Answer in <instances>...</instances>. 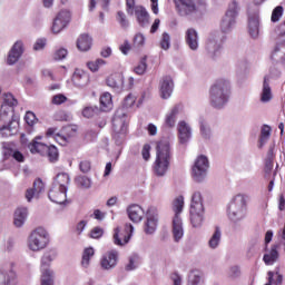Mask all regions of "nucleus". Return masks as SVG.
Listing matches in <instances>:
<instances>
[{
    "label": "nucleus",
    "instance_id": "nucleus-26",
    "mask_svg": "<svg viewBox=\"0 0 285 285\" xmlns=\"http://www.w3.org/2000/svg\"><path fill=\"white\" fill-rule=\"evenodd\" d=\"M45 188L46 187L43 186V180H41V178H37L33 181V187L30 189H27V191H26L27 202H32V198L36 195H41V193H43Z\"/></svg>",
    "mask_w": 285,
    "mask_h": 285
},
{
    "label": "nucleus",
    "instance_id": "nucleus-37",
    "mask_svg": "<svg viewBox=\"0 0 285 285\" xmlns=\"http://www.w3.org/2000/svg\"><path fill=\"white\" fill-rule=\"evenodd\" d=\"M190 209L199 212L204 210V198H202V193H194L191 196Z\"/></svg>",
    "mask_w": 285,
    "mask_h": 285
},
{
    "label": "nucleus",
    "instance_id": "nucleus-46",
    "mask_svg": "<svg viewBox=\"0 0 285 285\" xmlns=\"http://www.w3.org/2000/svg\"><path fill=\"white\" fill-rule=\"evenodd\" d=\"M148 59V57H142L139 61V63L134 68V72H136V75H145L146 70L148 68V63L146 62Z\"/></svg>",
    "mask_w": 285,
    "mask_h": 285
},
{
    "label": "nucleus",
    "instance_id": "nucleus-34",
    "mask_svg": "<svg viewBox=\"0 0 285 285\" xmlns=\"http://www.w3.org/2000/svg\"><path fill=\"white\" fill-rule=\"evenodd\" d=\"M17 284V273L12 269L9 272H0V285Z\"/></svg>",
    "mask_w": 285,
    "mask_h": 285
},
{
    "label": "nucleus",
    "instance_id": "nucleus-56",
    "mask_svg": "<svg viewBox=\"0 0 285 285\" xmlns=\"http://www.w3.org/2000/svg\"><path fill=\"white\" fill-rule=\"evenodd\" d=\"M66 57H68V49L66 48H60L56 51L53 59L56 61H61L63 59H66Z\"/></svg>",
    "mask_w": 285,
    "mask_h": 285
},
{
    "label": "nucleus",
    "instance_id": "nucleus-58",
    "mask_svg": "<svg viewBox=\"0 0 285 285\" xmlns=\"http://www.w3.org/2000/svg\"><path fill=\"white\" fill-rule=\"evenodd\" d=\"M68 101V98L63 94H59L52 97V104L55 106H61V104H66Z\"/></svg>",
    "mask_w": 285,
    "mask_h": 285
},
{
    "label": "nucleus",
    "instance_id": "nucleus-18",
    "mask_svg": "<svg viewBox=\"0 0 285 285\" xmlns=\"http://www.w3.org/2000/svg\"><path fill=\"white\" fill-rule=\"evenodd\" d=\"M175 88V82L170 76H165L160 80V97L163 99H168L173 95V89Z\"/></svg>",
    "mask_w": 285,
    "mask_h": 285
},
{
    "label": "nucleus",
    "instance_id": "nucleus-54",
    "mask_svg": "<svg viewBox=\"0 0 285 285\" xmlns=\"http://www.w3.org/2000/svg\"><path fill=\"white\" fill-rule=\"evenodd\" d=\"M144 43H146V37L141 33H137L134 37V47L135 48H142Z\"/></svg>",
    "mask_w": 285,
    "mask_h": 285
},
{
    "label": "nucleus",
    "instance_id": "nucleus-49",
    "mask_svg": "<svg viewBox=\"0 0 285 285\" xmlns=\"http://www.w3.org/2000/svg\"><path fill=\"white\" fill-rule=\"evenodd\" d=\"M138 259H139V256L137 255L130 256L129 263L125 266V271L130 272V271L137 269V267L139 266Z\"/></svg>",
    "mask_w": 285,
    "mask_h": 285
},
{
    "label": "nucleus",
    "instance_id": "nucleus-53",
    "mask_svg": "<svg viewBox=\"0 0 285 285\" xmlns=\"http://www.w3.org/2000/svg\"><path fill=\"white\" fill-rule=\"evenodd\" d=\"M92 169V164L90 163V160H82L79 164V170L81 173H83L85 175L90 173V170Z\"/></svg>",
    "mask_w": 285,
    "mask_h": 285
},
{
    "label": "nucleus",
    "instance_id": "nucleus-59",
    "mask_svg": "<svg viewBox=\"0 0 285 285\" xmlns=\"http://www.w3.org/2000/svg\"><path fill=\"white\" fill-rule=\"evenodd\" d=\"M200 132L204 139H210V127L204 121H200Z\"/></svg>",
    "mask_w": 285,
    "mask_h": 285
},
{
    "label": "nucleus",
    "instance_id": "nucleus-16",
    "mask_svg": "<svg viewBox=\"0 0 285 285\" xmlns=\"http://www.w3.org/2000/svg\"><path fill=\"white\" fill-rule=\"evenodd\" d=\"M71 81L76 88H86L88 83H90V73L81 70V69H76Z\"/></svg>",
    "mask_w": 285,
    "mask_h": 285
},
{
    "label": "nucleus",
    "instance_id": "nucleus-11",
    "mask_svg": "<svg viewBox=\"0 0 285 285\" xmlns=\"http://www.w3.org/2000/svg\"><path fill=\"white\" fill-rule=\"evenodd\" d=\"M208 158L206 156H199L193 167V178L198 184L206 179L208 173Z\"/></svg>",
    "mask_w": 285,
    "mask_h": 285
},
{
    "label": "nucleus",
    "instance_id": "nucleus-6",
    "mask_svg": "<svg viewBox=\"0 0 285 285\" xmlns=\"http://www.w3.org/2000/svg\"><path fill=\"white\" fill-rule=\"evenodd\" d=\"M126 12L129 17L135 16L140 28H146L150 24V13L144 6H136L135 0H126Z\"/></svg>",
    "mask_w": 285,
    "mask_h": 285
},
{
    "label": "nucleus",
    "instance_id": "nucleus-44",
    "mask_svg": "<svg viewBox=\"0 0 285 285\" xmlns=\"http://www.w3.org/2000/svg\"><path fill=\"white\" fill-rule=\"evenodd\" d=\"M173 210L175 213V217H179L181 212L184 210V196H178L173 203Z\"/></svg>",
    "mask_w": 285,
    "mask_h": 285
},
{
    "label": "nucleus",
    "instance_id": "nucleus-48",
    "mask_svg": "<svg viewBox=\"0 0 285 285\" xmlns=\"http://www.w3.org/2000/svg\"><path fill=\"white\" fill-rule=\"evenodd\" d=\"M119 83H121V77L118 75H111L107 78V86H109V88H116V90H119Z\"/></svg>",
    "mask_w": 285,
    "mask_h": 285
},
{
    "label": "nucleus",
    "instance_id": "nucleus-5",
    "mask_svg": "<svg viewBox=\"0 0 285 285\" xmlns=\"http://www.w3.org/2000/svg\"><path fill=\"white\" fill-rule=\"evenodd\" d=\"M50 242V234L43 227H38L31 232L28 238V246L30 250L37 253L39 250H43L46 246H48Z\"/></svg>",
    "mask_w": 285,
    "mask_h": 285
},
{
    "label": "nucleus",
    "instance_id": "nucleus-8",
    "mask_svg": "<svg viewBox=\"0 0 285 285\" xmlns=\"http://www.w3.org/2000/svg\"><path fill=\"white\" fill-rule=\"evenodd\" d=\"M237 14H239V4L237 1H233L225 13V16L222 18L220 21V30L222 32H230L233 30V27L236 23Z\"/></svg>",
    "mask_w": 285,
    "mask_h": 285
},
{
    "label": "nucleus",
    "instance_id": "nucleus-15",
    "mask_svg": "<svg viewBox=\"0 0 285 285\" xmlns=\"http://www.w3.org/2000/svg\"><path fill=\"white\" fill-rule=\"evenodd\" d=\"M119 261V252L118 250H110L107 252L101 261L100 266L102 271H112L117 266V262Z\"/></svg>",
    "mask_w": 285,
    "mask_h": 285
},
{
    "label": "nucleus",
    "instance_id": "nucleus-60",
    "mask_svg": "<svg viewBox=\"0 0 285 285\" xmlns=\"http://www.w3.org/2000/svg\"><path fill=\"white\" fill-rule=\"evenodd\" d=\"M90 237L92 239H99V238L104 237V228L95 227L94 229H91Z\"/></svg>",
    "mask_w": 285,
    "mask_h": 285
},
{
    "label": "nucleus",
    "instance_id": "nucleus-33",
    "mask_svg": "<svg viewBox=\"0 0 285 285\" xmlns=\"http://www.w3.org/2000/svg\"><path fill=\"white\" fill-rule=\"evenodd\" d=\"M129 228L130 234L124 236V242L121 240V236H119V227L115 228L112 239L116 246H126V244L130 242V237H132V232L135 230V227H132V225H129Z\"/></svg>",
    "mask_w": 285,
    "mask_h": 285
},
{
    "label": "nucleus",
    "instance_id": "nucleus-21",
    "mask_svg": "<svg viewBox=\"0 0 285 285\" xmlns=\"http://www.w3.org/2000/svg\"><path fill=\"white\" fill-rule=\"evenodd\" d=\"M68 190L60 189L59 187H52L49 190L48 197L53 204H66Z\"/></svg>",
    "mask_w": 285,
    "mask_h": 285
},
{
    "label": "nucleus",
    "instance_id": "nucleus-63",
    "mask_svg": "<svg viewBox=\"0 0 285 285\" xmlns=\"http://www.w3.org/2000/svg\"><path fill=\"white\" fill-rule=\"evenodd\" d=\"M281 75H282V71H279V69L277 67L273 66L269 68V76H267V77H269V79H271V78L281 77Z\"/></svg>",
    "mask_w": 285,
    "mask_h": 285
},
{
    "label": "nucleus",
    "instance_id": "nucleus-52",
    "mask_svg": "<svg viewBox=\"0 0 285 285\" xmlns=\"http://www.w3.org/2000/svg\"><path fill=\"white\" fill-rule=\"evenodd\" d=\"M160 48L163 50H168L170 48V35L168 32H164L160 40Z\"/></svg>",
    "mask_w": 285,
    "mask_h": 285
},
{
    "label": "nucleus",
    "instance_id": "nucleus-43",
    "mask_svg": "<svg viewBox=\"0 0 285 285\" xmlns=\"http://www.w3.org/2000/svg\"><path fill=\"white\" fill-rule=\"evenodd\" d=\"M75 181L79 188H85L86 190L92 186V180H90V178L87 176H77Z\"/></svg>",
    "mask_w": 285,
    "mask_h": 285
},
{
    "label": "nucleus",
    "instance_id": "nucleus-27",
    "mask_svg": "<svg viewBox=\"0 0 285 285\" xmlns=\"http://www.w3.org/2000/svg\"><path fill=\"white\" fill-rule=\"evenodd\" d=\"M77 48L80 52H88L92 48V37L88 33H82L77 39Z\"/></svg>",
    "mask_w": 285,
    "mask_h": 285
},
{
    "label": "nucleus",
    "instance_id": "nucleus-29",
    "mask_svg": "<svg viewBox=\"0 0 285 285\" xmlns=\"http://www.w3.org/2000/svg\"><path fill=\"white\" fill-rule=\"evenodd\" d=\"M26 219H28V208H17L13 215V224L16 228H21V226L26 224Z\"/></svg>",
    "mask_w": 285,
    "mask_h": 285
},
{
    "label": "nucleus",
    "instance_id": "nucleus-13",
    "mask_svg": "<svg viewBox=\"0 0 285 285\" xmlns=\"http://www.w3.org/2000/svg\"><path fill=\"white\" fill-rule=\"evenodd\" d=\"M71 14L68 10H61L53 20L51 30L53 35H59L63 28L70 23Z\"/></svg>",
    "mask_w": 285,
    "mask_h": 285
},
{
    "label": "nucleus",
    "instance_id": "nucleus-19",
    "mask_svg": "<svg viewBox=\"0 0 285 285\" xmlns=\"http://www.w3.org/2000/svg\"><path fill=\"white\" fill-rule=\"evenodd\" d=\"M190 137H193V129L187 125L186 121H180L178 124V139L179 142L185 146L188 141H190Z\"/></svg>",
    "mask_w": 285,
    "mask_h": 285
},
{
    "label": "nucleus",
    "instance_id": "nucleus-22",
    "mask_svg": "<svg viewBox=\"0 0 285 285\" xmlns=\"http://www.w3.org/2000/svg\"><path fill=\"white\" fill-rule=\"evenodd\" d=\"M248 32L252 39L259 37V13H254L248 18Z\"/></svg>",
    "mask_w": 285,
    "mask_h": 285
},
{
    "label": "nucleus",
    "instance_id": "nucleus-14",
    "mask_svg": "<svg viewBox=\"0 0 285 285\" xmlns=\"http://www.w3.org/2000/svg\"><path fill=\"white\" fill-rule=\"evenodd\" d=\"M206 50L210 59H217V57L222 55V40L219 39V36L212 35L208 38Z\"/></svg>",
    "mask_w": 285,
    "mask_h": 285
},
{
    "label": "nucleus",
    "instance_id": "nucleus-41",
    "mask_svg": "<svg viewBox=\"0 0 285 285\" xmlns=\"http://www.w3.org/2000/svg\"><path fill=\"white\" fill-rule=\"evenodd\" d=\"M41 285H55V273L46 269L41 275Z\"/></svg>",
    "mask_w": 285,
    "mask_h": 285
},
{
    "label": "nucleus",
    "instance_id": "nucleus-64",
    "mask_svg": "<svg viewBox=\"0 0 285 285\" xmlns=\"http://www.w3.org/2000/svg\"><path fill=\"white\" fill-rule=\"evenodd\" d=\"M46 48V40L45 39H39L33 46V50H43Z\"/></svg>",
    "mask_w": 285,
    "mask_h": 285
},
{
    "label": "nucleus",
    "instance_id": "nucleus-28",
    "mask_svg": "<svg viewBox=\"0 0 285 285\" xmlns=\"http://www.w3.org/2000/svg\"><path fill=\"white\" fill-rule=\"evenodd\" d=\"M277 259H279V245L274 244L272 245L269 253L264 254L263 261L267 266H273Z\"/></svg>",
    "mask_w": 285,
    "mask_h": 285
},
{
    "label": "nucleus",
    "instance_id": "nucleus-38",
    "mask_svg": "<svg viewBox=\"0 0 285 285\" xmlns=\"http://www.w3.org/2000/svg\"><path fill=\"white\" fill-rule=\"evenodd\" d=\"M271 130L272 128L268 125L262 127L258 148H264L266 141L271 139Z\"/></svg>",
    "mask_w": 285,
    "mask_h": 285
},
{
    "label": "nucleus",
    "instance_id": "nucleus-62",
    "mask_svg": "<svg viewBox=\"0 0 285 285\" xmlns=\"http://www.w3.org/2000/svg\"><path fill=\"white\" fill-rule=\"evenodd\" d=\"M141 155L145 161H148V159H150V145H144Z\"/></svg>",
    "mask_w": 285,
    "mask_h": 285
},
{
    "label": "nucleus",
    "instance_id": "nucleus-40",
    "mask_svg": "<svg viewBox=\"0 0 285 285\" xmlns=\"http://www.w3.org/2000/svg\"><path fill=\"white\" fill-rule=\"evenodd\" d=\"M177 115H179V107L175 106L170 114L167 115L165 124L168 126V128H174L175 127V121H177Z\"/></svg>",
    "mask_w": 285,
    "mask_h": 285
},
{
    "label": "nucleus",
    "instance_id": "nucleus-12",
    "mask_svg": "<svg viewBox=\"0 0 285 285\" xmlns=\"http://www.w3.org/2000/svg\"><path fill=\"white\" fill-rule=\"evenodd\" d=\"M159 222V214L157 207H149L146 213V223L144 230L146 235H153L157 230V224Z\"/></svg>",
    "mask_w": 285,
    "mask_h": 285
},
{
    "label": "nucleus",
    "instance_id": "nucleus-3",
    "mask_svg": "<svg viewBox=\"0 0 285 285\" xmlns=\"http://www.w3.org/2000/svg\"><path fill=\"white\" fill-rule=\"evenodd\" d=\"M114 139L117 146L124 144L126 132H128V116L124 109H118L112 119Z\"/></svg>",
    "mask_w": 285,
    "mask_h": 285
},
{
    "label": "nucleus",
    "instance_id": "nucleus-31",
    "mask_svg": "<svg viewBox=\"0 0 285 285\" xmlns=\"http://www.w3.org/2000/svg\"><path fill=\"white\" fill-rule=\"evenodd\" d=\"M68 184H70V176L66 173H62L56 176L52 187L59 188L60 190H68Z\"/></svg>",
    "mask_w": 285,
    "mask_h": 285
},
{
    "label": "nucleus",
    "instance_id": "nucleus-57",
    "mask_svg": "<svg viewBox=\"0 0 285 285\" xmlns=\"http://www.w3.org/2000/svg\"><path fill=\"white\" fill-rule=\"evenodd\" d=\"M24 121L28 124V126H35V124H37V116L32 111H27Z\"/></svg>",
    "mask_w": 285,
    "mask_h": 285
},
{
    "label": "nucleus",
    "instance_id": "nucleus-23",
    "mask_svg": "<svg viewBox=\"0 0 285 285\" xmlns=\"http://www.w3.org/2000/svg\"><path fill=\"white\" fill-rule=\"evenodd\" d=\"M273 99V89L271 88V77L265 76L263 79V89L261 92L262 104H268Z\"/></svg>",
    "mask_w": 285,
    "mask_h": 285
},
{
    "label": "nucleus",
    "instance_id": "nucleus-32",
    "mask_svg": "<svg viewBox=\"0 0 285 285\" xmlns=\"http://www.w3.org/2000/svg\"><path fill=\"white\" fill-rule=\"evenodd\" d=\"M56 257H57V250H55V249H50L43 254L42 259H41L42 273H46V271H50L49 269L50 264H52V262H55Z\"/></svg>",
    "mask_w": 285,
    "mask_h": 285
},
{
    "label": "nucleus",
    "instance_id": "nucleus-47",
    "mask_svg": "<svg viewBox=\"0 0 285 285\" xmlns=\"http://www.w3.org/2000/svg\"><path fill=\"white\" fill-rule=\"evenodd\" d=\"M202 282V273L191 271L188 276V285H199Z\"/></svg>",
    "mask_w": 285,
    "mask_h": 285
},
{
    "label": "nucleus",
    "instance_id": "nucleus-4",
    "mask_svg": "<svg viewBox=\"0 0 285 285\" xmlns=\"http://www.w3.org/2000/svg\"><path fill=\"white\" fill-rule=\"evenodd\" d=\"M246 210V195L237 194L232 198L227 207V215L230 222L237 224L244 218V212Z\"/></svg>",
    "mask_w": 285,
    "mask_h": 285
},
{
    "label": "nucleus",
    "instance_id": "nucleus-45",
    "mask_svg": "<svg viewBox=\"0 0 285 285\" xmlns=\"http://www.w3.org/2000/svg\"><path fill=\"white\" fill-rule=\"evenodd\" d=\"M219 242H222V230H219V227H216L215 233L208 242L209 248H217V246H219Z\"/></svg>",
    "mask_w": 285,
    "mask_h": 285
},
{
    "label": "nucleus",
    "instance_id": "nucleus-20",
    "mask_svg": "<svg viewBox=\"0 0 285 285\" xmlns=\"http://www.w3.org/2000/svg\"><path fill=\"white\" fill-rule=\"evenodd\" d=\"M17 132H19V120L17 118H11L9 124L0 128L1 137H12V135H17Z\"/></svg>",
    "mask_w": 285,
    "mask_h": 285
},
{
    "label": "nucleus",
    "instance_id": "nucleus-25",
    "mask_svg": "<svg viewBox=\"0 0 285 285\" xmlns=\"http://www.w3.org/2000/svg\"><path fill=\"white\" fill-rule=\"evenodd\" d=\"M185 39L190 50H197L199 48V35L194 28L187 29Z\"/></svg>",
    "mask_w": 285,
    "mask_h": 285
},
{
    "label": "nucleus",
    "instance_id": "nucleus-17",
    "mask_svg": "<svg viewBox=\"0 0 285 285\" xmlns=\"http://www.w3.org/2000/svg\"><path fill=\"white\" fill-rule=\"evenodd\" d=\"M21 55H23V42L17 41L9 51L7 58L8 66H14L21 59Z\"/></svg>",
    "mask_w": 285,
    "mask_h": 285
},
{
    "label": "nucleus",
    "instance_id": "nucleus-9",
    "mask_svg": "<svg viewBox=\"0 0 285 285\" xmlns=\"http://www.w3.org/2000/svg\"><path fill=\"white\" fill-rule=\"evenodd\" d=\"M179 17H193L199 12V0H174Z\"/></svg>",
    "mask_w": 285,
    "mask_h": 285
},
{
    "label": "nucleus",
    "instance_id": "nucleus-39",
    "mask_svg": "<svg viewBox=\"0 0 285 285\" xmlns=\"http://www.w3.org/2000/svg\"><path fill=\"white\" fill-rule=\"evenodd\" d=\"M92 257H95V249L92 247L86 248L82 254V268H88L90 266V259H92Z\"/></svg>",
    "mask_w": 285,
    "mask_h": 285
},
{
    "label": "nucleus",
    "instance_id": "nucleus-51",
    "mask_svg": "<svg viewBox=\"0 0 285 285\" xmlns=\"http://www.w3.org/2000/svg\"><path fill=\"white\" fill-rule=\"evenodd\" d=\"M116 19L121 28H128L130 26V23L128 22V18H126V13H124V11H118Z\"/></svg>",
    "mask_w": 285,
    "mask_h": 285
},
{
    "label": "nucleus",
    "instance_id": "nucleus-30",
    "mask_svg": "<svg viewBox=\"0 0 285 285\" xmlns=\"http://www.w3.org/2000/svg\"><path fill=\"white\" fill-rule=\"evenodd\" d=\"M173 236H174L175 242H179V239H181V237H184V223L181 222V217L174 216Z\"/></svg>",
    "mask_w": 285,
    "mask_h": 285
},
{
    "label": "nucleus",
    "instance_id": "nucleus-7",
    "mask_svg": "<svg viewBox=\"0 0 285 285\" xmlns=\"http://www.w3.org/2000/svg\"><path fill=\"white\" fill-rule=\"evenodd\" d=\"M28 148L32 154L38 153L39 155H43V153H47V157L51 164L59 161V149H57V147L53 145L48 146L43 142L32 140L28 145Z\"/></svg>",
    "mask_w": 285,
    "mask_h": 285
},
{
    "label": "nucleus",
    "instance_id": "nucleus-36",
    "mask_svg": "<svg viewBox=\"0 0 285 285\" xmlns=\"http://www.w3.org/2000/svg\"><path fill=\"white\" fill-rule=\"evenodd\" d=\"M275 159V145L269 146L265 158V175L273 173V161Z\"/></svg>",
    "mask_w": 285,
    "mask_h": 285
},
{
    "label": "nucleus",
    "instance_id": "nucleus-24",
    "mask_svg": "<svg viewBox=\"0 0 285 285\" xmlns=\"http://www.w3.org/2000/svg\"><path fill=\"white\" fill-rule=\"evenodd\" d=\"M127 213H128V217L131 222H134V224H139V222H141V219H144V208H141V206L139 205H130L127 208Z\"/></svg>",
    "mask_w": 285,
    "mask_h": 285
},
{
    "label": "nucleus",
    "instance_id": "nucleus-55",
    "mask_svg": "<svg viewBox=\"0 0 285 285\" xmlns=\"http://www.w3.org/2000/svg\"><path fill=\"white\" fill-rule=\"evenodd\" d=\"M135 101H137V98L132 95L129 94L122 102L124 108H132L135 106Z\"/></svg>",
    "mask_w": 285,
    "mask_h": 285
},
{
    "label": "nucleus",
    "instance_id": "nucleus-2",
    "mask_svg": "<svg viewBox=\"0 0 285 285\" xmlns=\"http://www.w3.org/2000/svg\"><path fill=\"white\" fill-rule=\"evenodd\" d=\"M230 97V82L227 80H218L212 86L209 91V101L213 108L222 110Z\"/></svg>",
    "mask_w": 285,
    "mask_h": 285
},
{
    "label": "nucleus",
    "instance_id": "nucleus-42",
    "mask_svg": "<svg viewBox=\"0 0 285 285\" xmlns=\"http://www.w3.org/2000/svg\"><path fill=\"white\" fill-rule=\"evenodd\" d=\"M110 106H112V96L106 92L100 97V110L106 112Z\"/></svg>",
    "mask_w": 285,
    "mask_h": 285
},
{
    "label": "nucleus",
    "instance_id": "nucleus-61",
    "mask_svg": "<svg viewBox=\"0 0 285 285\" xmlns=\"http://www.w3.org/2000/svg\"><path fill=\"white\" fill-rule=\"evenodd\" d=\"M82 116L86 117L87 119H90V118L95 117V108L86 107L82 110Z\"/></svg>",
    "mask_w": 285,
    "mask_h": 285
},
{
    "label": "nucleus",
    "instance_id": "nucleus-1",
    "mask_svg": "<svg viewBox=\"0 0 285 285\" xmlns=\"http://www.w3.org/2000/svg\"><path fill=\"white\" fill-rule=\"evenodd\" d=\"M170 140L168 138L160 139L156 145V161L154 166L157 177H164L170 167Z\"/></svg>",
    "mask_w": 285,
    "mask_h": 285
},
{
    "label": "nucleus",
    "instance_id": "nucleus-50",
    "mask_svg": "<svg viewBox=\"0 0 285 285\" xmlns=\"http://www.w3.org/2000/svg\"><path fill=\"white\" fill-rule=\"evenodd\" d=\"M282 14H284V7L278 6L272 12V21L273 23H277L279 19H282Z\"/></svg>",
    "mask_w": 285,
    "mask_h": 285
},
{
    "label": "nucleus",
    "instance_id": "nucleus-35",
    "mask_svg": "<svg viewBox=\"0 0 285 285\" xmlns=\"http://www.w3.org/2000/svg\"><path fill=\"white\" fill-rule=\"evenodd\" d=\"M190 222L194 228H199L204 224V210L190 209Z\"/></svg>",
    "mask_w": 285,
    "mask_h": 285
},
{
    "label": "nucleus",
    "instance_id": "nucleus-10",
    "mask_svg": "<svg viewBox=\"0 0 285 285\" xmlns=\"http://www.w3.org/2000/svg\"><path fill=\"white\" fill-rule=\"evenodd\" d=\"M19 106V101L12 94H4V101L0 107V119L1 121H8V118H14V108Z\"/></svg>",
    "mask_w": 285,
    "mask_h": 285
}]
</instances>
